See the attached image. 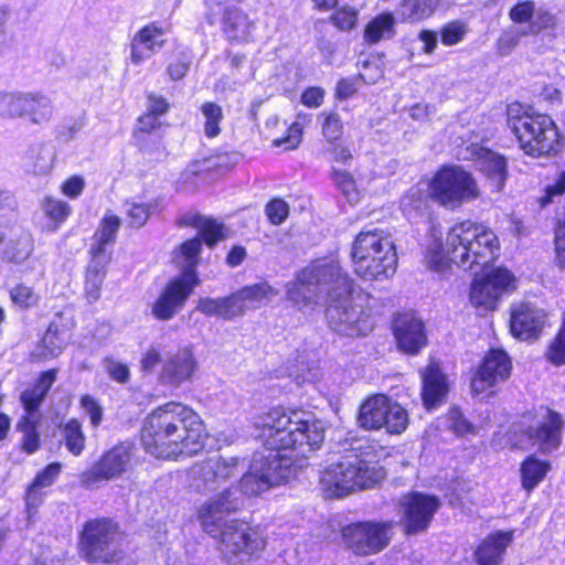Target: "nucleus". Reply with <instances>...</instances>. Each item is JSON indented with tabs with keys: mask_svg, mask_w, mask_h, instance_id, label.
Segmentation results:
<instances>
[{
	"mask_svg": "<svg viewBox=\"0 0 565 565\" xmlns=\"http://www.w3.org/2000/svg\"><path fill=\"white\" fill-rule=\"evenodd\" d=\"M324 425L302 409L275 408L262 418L260 438L269 450L254 455L249 470L238 486H230L244 495L254 497L274 486L289 481L308 466V455L324 440Z\"/></svg>",
	"mask_w": 565,
	"mask_h": 565,
	"instance_id": "nucleus-1",
	"label": "nucleus"
},
{
	"mask_svg": "<svg viewBox=\"0 0 565 565\" xmlns=\"http://www.w3.org/2000/svg\"><path fill=\"white\" fill-rule=\"evenodd\" d=\"M243 508V499L234 488H225L209 498L198 510L203 531L218 540L222 557L232 565H245L259 557L266 546L264 536L237 520L226 516Z\"/></svg>",
	"mask_w": 565,
	"mask_h": 565,
	"instance_id": "nucleus-2",
	"label": "nucleus"
},
{
	"mask_svg": "<svg viewBox=\"0 0 565 565\" xmlns=\"http://www.w3.org/2000/svg\"><path fill=\"white\" fill-rule=\"evenodd\" d=\"M141 441L157 458L191 457L204 447L203 423L192 408L169 402L146 417Z\"/></svg>",
	"mask_w": 565,
	"mask_h": 565,
	"instance_id": "nucleus-3",
	"label": "nucleus"
},
{
	"mask_svg": "<svg viewBox=\"0 0 565 565\" xmlns=\"http://www.w3.org/2000/svg\"><path fill=\"white\" fill-rule=\"evenodd\" d=\"M497 235L482 225L461 222L447 233L445 243L436 239L428 246L425 262L430 270L444 273L456 264L478 276L498 257Z\"/></svg>",
	"mask_w": 565,
	"mask_h": 565,
	"instance_id": "nucleus-4",
	"label": "nucleus"
},
{
	"mask_svg": "<svg viewBox=\"0 0 565 565\" xmlns=\"http://www.w3.org/2000/svg\"><path fill=\"white\" fill-rule=\"evenodd\" d=\"M353 280L335 259H317L302 268L288 285V298L299 308L328 305L350 296Z\"/></svg>",
	"mask_w": 565,
	"mask_h": 565,
	"instance_id": "nucleus-5",
	"label": "nucleus"
},
{
	"mask_svg": "<svg viewBox=\"0 0 565 565\" xmlns=\"http://www.w3.org/2000/svg\"><path fill=\"white\" fill-rule=\"evenodd\" d=\"M354 273L364 280L392 277L397 267V254L388 233L380 228L361 231L351 247Z\"/></svg>",
	"mask_w": 565,
	"mask_h": 565,
	"instance_id": "nucleus-6",
	"label": "nucleus"
},
{
	"mask_svg": "<svg viewBox=\"0 0 565 565\" xmlns=\"http://www.w3.org/2000/svg\"><path fill=\"white\" fill-rule=\"evenodd\" d=\"M386 471L377 462L358 455H347L329 465L321 473L320 484L326 494L343 497L355 490L369 489L385 479Z\"/></svg>",
	"mask_w": 565,
	"mask_h": 565,
	"instance_id": "nucleus-7",
	"label": "nucleus"
},
{
	"mask_svg": "<svg viewBox=\"0 0 565 565\" xmlns=\"http://www.w3.org/2000/svg\"><path fill=\"white\" fill-rule=\"evenodd\" d=\"M122 533L111 520H93L85 524L79 543L81 556L90 563H113L122 558Z\"/></svg>",
	"mask_w": 565,
	"mask_h": 565,
	"instance_id": "nucleus-8",
	"label": "nucleus"
},
{
	"mask_svg": "<svg viewBox=\"0 0 565 565\" xmlns=\"http://www.w3.org/2000/svg\"><path fill=\"white\" fill-rule=\"evenodd\" d=\"M521 149L529 156L541 157L554 151L559 135L555 122L545 114L523 115L509 120Z\"/></svg>",
	"mask_w": 565,
	"mask_h": 565,
	"instance_id": "nucleus-9",
	"label": "nucleus"
},
{
	"mask_svg": "<svg viewBox=\"0 0 565 565\" xmlns=\"http://www.w3.org/2000/svg\"><path fill=\"white\" fill-rule=\"evenodd\" d=\"M429 189L430 198L434 201L450 209L480 195L477 181L472 174L459 166L440 168L431 179Z\"/></svg>",
	"mask_w": 565,
	"mask_h": 565,
	"instance_id": "nucleus-10",
	"label": "nucleus"
},
{
	"mask_svg": "<svg viewBox=\"0 0 565 565\" xmlns=\"http://www.w3.org/2000/svg\"><path fill=\"white\" fill-rule=\"evenodd\" d=\"M326 315L329 327L342 335L362 337L373 330L374 322L370 309L364 306V298L353 297L352 292L328 303Z\"/></svg>",
	"mask_w": 565,
	"mask_h": 565,
	"instance_id": "nucleus-11",
	"label": "nucleus"
},
{
	"mask_svg": "<svg viewBox=\"0 0 565 565\" xmlns=\"http://www.w3.org/2000/svg\"><path fill=\"white\" fill-rule=\"evenodd\" d=\"M393 529V521L358 522L345 526L342 536L354 554L367 556L383 551L390 544Z\"/></svg>",
	"mask_w": 565,
	"mask_h": 565,
	"instance_id": "nucleus-12",
	"label": "nucleus"
},
{
	"mask_svg": "<svg viewBox=\"0 0 565 565\" xmlns=\"http://www.w3.org/2000/svg\"><path fill=\"white\" fill-rule=\"evenodd\" d=\"M244 468L239 457L212 456L195 463L191 469V486L198 492L217 490L231 478L237 476Z\"/></svg>",
	"mask_w": 565,
	"mask_h": 565,
	"instance_id": "nucleus-13",
	"label": "nucleus"
},
{
	"mask_svg": "<svg viewBox=\"0 0 565 565\" xmlns=\"http://www.w3.org/2000/svg\"><path fill=\"white\" fill-rule=\"evenodd\" d=\"M199 284L200 279L196 271L191 268L182 271L166 285L152 305V315L163 321L172 319L184 307L193 289Z\"/></svg>",
	"mask_w": 565,
	"mask_h": 565,
	"instance_id": "nucleus-14",
	"label": "nucleus"
},
{
	"mask_svg": "<svg viewBox=\"0 0 565 565\" xmlns=\"http://www.w3.org/2000/svg\"><path fill=\"white\" fill-rule=\"evenodd\" d=\"M134 444L121 443L106 451L92 468L82 475V482L90 487L99 481L117 479L132 467Z\"/></svg>",
	"mask_w": 565,
	"mask_h": 565,
	"instance_id": "nucleus-15",
	"label": "nucleus"
},
{
	"mask_svg": "<svg viewBox=\"0 0 565 565\" xmlns=\"http://www.w3.org/2000/svg\"><path fill=\"white\" fill-rule=\"evenodd\" d=\"M440 507L436 495L411 492L399 500L401 524L406 534H417L428 529Z\"/></svg>",
	"mask_w": 565,
	"mask_h": 565,
	"instance_id": "nucleus-16",
	"label": "nucleus"
},
{
	"mask_svg": "<svg viewBox=\"0 0 565 565\" xmlns=\"http://www.w3.org/2000/svg\"><path fill=\"white\" fill-rule=\"evenodd\" d=\"M513 282L512 274L504 268H495L483 278L471 284L470 301L476 308L493 310L501 296Z\"/></svg>",
	"mask_w": 565,
	"mask_h": 565,
	"instance_id": "nucleus-17",
	"label": "nucleus"
},
{
	"mask_svg": "<svg viewBox=\"0 0 565 565\" xmlns=\"http://www.w3.org/2000/svg\"><path fill=\"white\" fill-rule=\"evenodd\" d=\"M198 369L199 363L193 350L184 347L166 355L158 381L164 386L178 388L191 382Z\"/></svg>",
	"mask_w": 565,
	"mask_h": 565,
	"instance_id": "nucleus-18",
	"label": "nucleus"
},
{
	"mask_svg": "<svg viewBox=\"0 0 565 565\" xmlns=\"http://www.w3.org/2000/svg\"><path fill=\"white\" fill-rule=\"evenodd\" d=\"M511 371V361L502 350H491L482 360L471 379V391L475 395L504 382Z\"/></svg>",
	"mask_w": 565,
	"mask_h": 565,
	"instance_id": "nucleus-19",
	"label": "nucleus"
},
{
	"mask_svg": "<svg viewBox=\"0 0 565 565\" xmlns=\"http://www.w3.org/2000/svg\"><path fill=\"white\" fill-rule=\"evenodd\" d=\"M167 30L158 21H152L140 28L129 43V58L131 64L138 66L150 58L166 44L163 35Z\"/></svg>",
	"mask_w": 565,
	"mask_h": 565,
	"instance_id": "nucleus-20",
	"label": "nucleus"
},
{
	"mask_svg": "<svg viewBox=\"0 0 565 565\" xmlns=\"http://www.w3.org/2000/svg\"><path fill=\"white\" fill-rule=\"evenodd\" d=\"M563 426L562 416L547 409L533 426L526 429V436L540 451L544 454L552 452L561 445Z\"/></svg>",
	"mask_w": 565,
	"mask_h": 565,
	"instance_id": "nucleus-21",
	"label": "nucleus"
},
{
	"mask_svg": "<svg viewBox=\"0 0 565 565\" xmlns=\"http://www.w3.org/2000/svg\"><path fill=\"white\" fill-rule=\"evenodd\" d=\"M394 335L398 348L409 354L417 353L427 342L423 321L409 313L395 318Z\"/></svg>",
	"mask_w": 565,
	"mask_h": 565,
	"instance_id": "nucleus-22",
	"label": "nucleus"
},
{
	"mask_svg": "<svg viewBox=\"0 0 565 565\" xmlns=\"http://www.w3.org/2000/svg\"><path fill=\"white\" fill-rule=\"evenodd\" d=\"M477 166L486 177L491 192L499 193L503 190L508 179V162L504 156L490 149L481 148L476 159Z\"/></svg>",
	"mask_w": 565,
	"mask_h": 565,
	"instance_id": "nucleus-23",
	"label": "nucleus"
},
{
	"mask_svg": "<svg viewBox=\"0 0 565 565\" xmlns=\"http://www.w3.org/2000/svg\"><path fill=\"white\" fill-rule=\"evenodd\" d=\"M4 243L3 257L11 263L21 264L29 258L33 250L31 233L21 225L10 226L0 236V244Z\"/></svg>",
	"mask_w": 565,
	"mask_h": 565,
	"instance_id": "nucleus-24",
	"label": "nucleus"
},
{
	"mask_svg": "<svg viewBox=\"0 0 565 565\" xmlns=\"http://www.w3.org/2000/svg\"><path fill=\"white\" fill-rule=\"evenodd\" d=\"M423 388L422 397L424 405L435 408L443 403L449 391V383L437 363H430L422 373Z\"/></svg>",
	"mask_w": 565,
	"mask_h": 565,
	"instance_id": "nucleus-25",
	"label": "nucleus"
},
{
	"mask_svg": "<svg viewBox=\"0 0 565 565\" xmlns=\"http://www.w3.org/2000/svg\"><path fill=\"white\" fill-rule=\"evenodd\" d=\"M544 324V313L541 310L521 305L511 315V332L521 340L536 338Z\"/></svg>",
	"mask_w": 565,
	"mask_h": 565,
	"instance_id": "nucleus-26",
	"label": "nucleus"
},
{
	"mask_svg": "<svg viewBox=\"0 0 565 565\" xmlns=\"http://www.w3.org/2000/svg\"><path fill=\"white\" fill-rule=\"evenodd\" d=\"M53 113L50 97L42 94H19V118H28L32 124L44 125L52 119Z\"/></svg>",
	"mask_w": 565,
	"mask_h": 565,
	"instance_id": "nucleus-27",
	"label": "nucleus"
},
{
	"mask_svg": "<svg viewBox=\"0 0 565 565\" xmlns=\"http://www.w3.org/2000/svg\"><path fill=\"white\" fill-rule=\"evenodd\" d=\"M512 540V531H498L490 534L475 552L477 563L479 565H499Z\"/></svg>",
	"mask_w": 565,
	"mask_h": 565,
	"instance_id": "nucleus-28",
	"label": "nucleus"
},
{
	"mask_svg": "<svg viewBox=\"0 0 565 565\" xmlns=\"http://www.w3.org/2000/svg\"><path fill=\"white\" fill-rule=\"evenodd\" d=\"M55 379L56 370L52 369L45 371L40 375L32 387L21 393L20 401L25 412L24 416H32L34 419H40V415L38 413L39 407L55 382Z\"/></svg>",
	"mask_w": 565,
	"mask_h": 565,
	"instance_id": "nucleus-29",
	"label": "nucleus"
},
{
	"mask_svg": "<svg viewBox=\"0 0 565 565\" xmlns=\"http://www.w3.org/2000/svg\"><path fill=\"white\" fill-rule=\"evenodd\" d=\"M233 294L242 317L248 309H256L271 300L278 295V291L267 282H258L242 287Z\"/></svg>",
	"mask_w": 565,
	"mask_h": 565,
	"instance_id": "nucleus-30",
	"label": "nucleus"
},
{
	"mask_svg": "<svg viewBox=\"0 0 565 565\" xmlns=\"http://www.w3.org/2000/svg\"><path fill=\"white\" fill-rule=\"evenodd\" d=\"M195 309L207 317H216L227 321L241 317L234 294L225 297H201L196 301Z\"/></svg>",
	"mask_w": 565,
	"mask_h": 565,
	"instance_id": "nucleus-31",
	"label": "nucleus"
},
{
	"mask_svg": "<svg viewBox=\"0 0 565 565\" xmlns=\"http://www.w3.org/2000/svg\"><path fill=\"white\" fill-rule=\"evenodd\" d=\"M255 24L248 15L237 8L226 10L223 21V30L230 41L244 42L252 38Z\"/></svg>",
	"mask_w": 565,
	"mask_h": 565,
	"instance_id": "nucleus-32",
	"label": "nucleus"
},
{
	"mask_svg": "<svg viewBox=\"0 0 565 565\" xmlns=\"http://www.w3.org/2000/svg\"><path fill=\"white\" fill-rule=\"evenodd\" d=\"M120 218L114 214H106L93 236V243L90 246V255L98 256H110V252L107 250V246L115 244L117 232L120 227Z\"/></svg>",
	"mask_w": 565,
	"mask_h": 565,
	"instance_id": "nucleus-33",
	"label": "nucleus"
},
{
	"mask_svg": "<svg viewBox=\"0 0 565 565\" xmlns=\"http://www.w3.org/2000/svg\"><path fill=\"white\" fill-rule=\"evenodd\" d=\"M384 403H386V395L384 394L367 397L360 406L358 416L360 427L367 430L383 428Z\"/></svg>",
	"mask_w": 565,
	"mask_h": 565,
	"instance_id": "nucleus-34",
	"label": "nucleus"
},
{
	"mask_svg": "<svg viewBox=\"0 0 565 565\" xmlns=\"http://www.w3.org/2000/svg\"><path fill=\"white\" fill-rule=\"evenodd\" d=\"M396 19L391 12H382L374 17L364 28V42L373 45L383 40L394 38Z\"/></svg>",
	"mask_w": 565,
	"mask_h": 565,
	"instance_id": "nucleus-35",
	"label": "nucleus"
},
{
	"mask_svg": "<svg viewBox=\"0 0 565 565\" xmlns=\"http://www.w3.org/2000/svg\"><path fill=\"white\" fill-rule=\"evenodd\" d=\"M182 224L195 227L204 243L212 247L217 242L225 238L224 226L214 218H210L200 214L184 216Z\"/></svg>",
	"mask_w": 565,
	"mask_h": 565,
	"instance_id": "nucleus-36",
	"label": "nucleus"
},
{
	"mask_svg": "<svg viewBox=\"0 0 565 565\" xmlns=\"http://www.w3.org/2000/svg\"><path fill=\"white\" fill-rule=\"evenodd\" d=\"M551 469V465L546 460L537 459L535 456H527L520 468L521 482L523 489L527 492L535 489L540 482L546 477Z\"/></svg>",
	"mask_w": 565,
	"mask_h": 565,
	"instance_id": "nucleus-37",
	"label": "nucleus"
},
{
	"mask_svg": "<svg viewBox=\"0 0 565 565\" xmlns=\"http://www.w3.org/2000/svg\"><path fill=\"white\" fill-rule=\"evenodd\" d=\"M383 413V428L388 434L399 435L407 428L409 419L406 409L388 396H386Z\"/></svg>",
	"mask_w": 565,
	"mask_h": 565,
	"instance_id": "nucleus-38",
	"label": "nucleus"
},
{
	"mask_svg": "<svg viewBox=\"0 0 565 565\" xmlns=\"http://www.w3.org/2000/svg\"><path fill=\"white\" fill-rule=\"evenodd\" d=\"M383 413V428L388 434L399 435L407 428L409 419L406 409L388 396H386Z\"/></svg>",
	"mask_w": 565,
	"mask_h": 565,
	"instance_id": "nucleus-39",
	"label": "nucleus"
},
{
	"mask_svg": "<svg viewBox=\"0 0 565 565\" xmlns=\"http://www.w3.org/2000/svg\"><path fill=\"white\" fill-rule=\"evenodd\" d=\"M439 0H403L399 14L405 22L416 23L430 17Z\"/></svg>",
	"mask_w": 565,
	"mask_h": 565,
	"instance_id": "nucleus-40",
	"label": "nucleus"
},
{
	"mask_svg": "<svg viewBox=\"0 0 565 565\" xmlns=\"http://www.w3.org/2000/svg\"><path fill=\"white\" fill-rule=\"evenodd\" d=\"M40 206L43 214L50 220L49 231L51 232L57 231L72 211L68 203L53 196L43 198Z\"/></svg>",
	"mask_w": 565,
	"mask_h": 565,
	"instance_id": "nucleus-41",
	"label": "nucleus"
},
{
	"mask_svg": "<svg viewBox=\"0 0 565 565\" xmlns=\"http://www.w3.org/2000/svg\"><path fill=\"white\" fill-rule=\"evenodd\" d=\"M26 167L34 174H47L53 168L52 150L44 145L32 146L26 153Z\"/></svg>",
	"mask_w": 565,
	"mask_h": 565,
	"instance_id": "nucleus-42",
	"label": "nucleus"
},
{
	"mask_svg": "<svg viewBox=\"0 0 565 565\" xmlns=\"http://www.w3.org/2000/svg\"><path fill=\"white\" fill-rule=\"evenodd\" d=\"M62 437L65 447L74 456H79L85 449V435L82 429V424L76 419L72 418L62 426Z\"/></svg>",
	"mask_w": 565,
	"mask_h": 565,
	"instance_id": "nucleus-43",
	"label": "nucleus"
},
{
	"mask_svg": "<svg viewBox=\"0 0 565 565\" xmlns=\"http://www.w3.org/2000/svg\"><path fill=\"white\" fill-rule=\"evenodd\" d=\"M201 252V239L192 238L180 245L173 254V262L182 267V271L192 269L195 271L198 257Z\"/></svg>",
	"mask_w": 565,
	"mask_h": 565,
	"instance_id": "nucleus-44",
	"label": "nucleus"
},
{
	"mask_svg": "<svg viewBox=\"0 0 565 565\" xmlns=\"http://www.w3.org/2000/svg\"><path fill=\"white\" fill-rule=\"evenodd\" d=\"M40 419L32 416H23L17 424L18 430L23 434L21 448L28 454L35 452L40 447V436L36 431Z\"/></svg>",
	"mask_w": 565,
	"mask_h": 565,
	"instance_id": "nucleus-45",
	"label": "nucleus"
},
{
	"mask_svg": "<svg viewBox=\"0 0 565 565\" xmlns=\"http://www.w3.org/2000/svg\"><path fill=\"white\" fill-rule=\"evenodd\" d=\"M62 349V340L58 338L57 333L47 330L44 333L41 343L33 351L32 356L36 361L52 359L61 354Z\"/></svg>",
	"mask_w": 565,
	"mask_h": 565,
	"instance_id": "nucleus-46",
	"label": "nucleus"
},
{
	"mask_svg": "<svg viewBox=\"0 0 565 565\" xmlns=\"http://www.w3.org/2000/svg\"><path fill=\"white\" fill-rule=\"evenodd\" d=\"M201 113L204 118V134L209 138H214L220 135V124L223 120V110L221 106L215 103L206 102L201 106Z\"/></svg>",
	"mask_w": 565,
	"mask_h": 565,
	"instance_id": "nucleus-47",
	"label": "nucleus"
},
{
	"mask_svg": "<svg viewBox=\"0 0 565 565\" xmlns=\"http://www.w3.org/2000/svg\"><path fill=\"white\" fill-rule=\"evenodd\" d=\"M539 32L534 25H529L526 30L512 29L504 32L498 40L497 50L498 54L505 56L510 54L519 44L521 36L527 34H535Z\"/></svg>",
	"mask_w": 565,
	"mask_h": 565,
	"instance_id": "nucleus-48",
	"label": "nucleus"
},
{
	"mask_svg": "<svg viewBox=\"0 0 565 565\" xmlns=\"http://www.w3.org/2000/svg\"><path fill=\"white\" fill-rule=\"evenodd\" d=\"M11 300L21 308H31L38 305L40 296L29 286L17 285L10 291Z\"/></svg>",
	"mask_w": 565,
	"mask_h": 565,
	"instance_id": "nucleus-49",
	"label": "nucleus"
},
{
	"mask_svg": "<svg viewBox=\"0 0 565 565\" xmlns=\"http://www.w3.org/2000/svg\"><path fill=\"white\" fill-rule=\"evenodd\" d=\"M331 20L339 30L350 31L358 23L359 11L353 7L344 6L333 13Z\"/></svg>",
	"mask_w": 565,
	"mask_h": 565,
	"instance_id": "nucleus-50",
	"label": "nucleus"
},
{
	"mask_svg": "<svg viewBox=\"0 0 565 565\" xmlns=\"http://www.w3.org/2000/svg\"><path fill=\"white\" fill-rule=\"evenodd\" d=\"M79 405L84 414L88 416L92 427L97 428L104 417V411L98 401L92 395L85 394L81 397Z\"/></svg>",
	"mask_w": 565,
	"mask_h": 565,
	"instance_id": "nucleus-51",
	"label": "nucleus"
},
{
	"mask_svg": "<svg viewBox=\"0 0 565 565\" xmlns=\"http://www.w3.org/2000/svg\"><path fill=\"white\" fill-rule=\"evenodd\" d=\"M92 259L87 267L86 280L90 284L102 286L105 278V267L110 260V256L90 255Z\"/></svg>",
	"mask_w": 565,
	"mask_h": 565,
	"instance_id": "nucleus-52",
	"label": "nucleus"
},
{
	"mask_svg": "<svg viewBox=\"0 0 565 565\" xmlns=\"http://www.w3.org/2000/svg\"><path fill=\"white\" fill-rule=\"evenodd\" d=\"M466 33L467 28L463 23L450 22L440 30L441 42L447 46L455 45L463 40Z\"/></svg>",
	"mask_w": 565,
	"mask_h": 565,
	"instance_id": "nucleus-53",
	"label": "nucleus"
},
{
	"mask_svg": "<svg viewBox=\"0 0 565 565\" xmlns=\"http://www.w3.org/2000/svg\"><path fill=\"white\" fill-rule=\"evenodd\" d=\"M150 215V205L143 203H131L127 209L129 225L135 228L143 226Z\"/></svg>",
	"mask_w": 565,
	"mask_h": 565,
	"instance_id": "nucleus-54",
	"label": "nucleus"
},
{
	"mask_svg": "<svg viewBox=\"0 0 565 565\" xmlns=\"http://www.w3.org/2000/svg\"><path fill=\"white\" fill-rule=\"evenodd\" d=\"M110 379L118 383H127L130 377V371L127 364L111 358H106L103 361Z\"/></svg>",
	"mask_w": 565,
	"mask_h": 565,
	"instance_id": "nucleus-55",
	"label": "nucleus"
},
{
	"mask_svg": "<svg viewBox=\"0 0 565 565\" xmlns=\"http://www.w3.org/2000/svg\"><path fill=\"white\" fill-rule=\"evenodd\" d=\"M555 262L561 269H565V213L555 227Z\"/></svg>",
	"mask_w": 565,
	"mask_h": 565,
	"instance_id": "nucleus-56",
	"label": "nucleus"
},
{
	"mask_svg": "<svg viewBox=\"0 0 565 565\" xmlns=\"http://www.w3.org/2000/svg\"><path fill=\"white\" fill-rule=\"evenodd\" d=\"M266 214L271 224L280 225L289 214V206L284 200L275 199L267 204Z\"/></svg>",
	"mask_w": 565,
	"mask_h": 565,
	"instance_id": "nucleus-57",
	"label": "nucleus"
},
{
	"mask_svg": "<svg viewBox=\"0 0 565 565\" xmlns=\"http://www.w3.org/2000/svg\"><path fill=\"white\" fill-rule=\"evenodd\" d=\"M322 134L328 141H335L342 135V120L335 113H330L322 122Z\"/></svg>",
	"mask_w": 565,
	"mask_h": 565,
	"instance_id": "nucleus-58",
	"label": "nucleus"
},
{
	"mask_svg": "<svg viewBox=\"0 0 565 565\" xmlns=\"http://www.w3.org/2000/svg\"><path fill=\"white\" fill-rule=\"evenodd\" d=\"M333 180L350 202L358 200L354 180L347 171H335Z\"/></svg>",
	"mask_w": 565,
	"mask_h": 565,
	"instance_id": "nucleus-59",
	"label": "nucleus"
},
{
	"mask_svg": "<svg viewBox=\"0 0 565 565\" xmlns=\"http://www.w3.org/2000/svg\"><path fill=\"white\" fill-rule=\"evenodd\" d=\"M449 427L457 435H465L473 430L470 422L463 416L461 411L454 407L448 413Z\"/></svg>",
	"mask_w": 565,
	"mask_h": 565,
	"instance_id": "nucleus-60",
	"label": "nucleus"
},
{
	"mask_svg": "<svg viewBox=\"0 0 565 565\" xmlns=\"http://www.w3.org/2000/svg\"><path fill=\"white\" fill-rule=\"evenodd\" d=\"M61 472V465L58 462L50 463L43 470L39 471L33 482L34 487L40 489L50 487Z\"/></svg>",
	"mask_w": 565,
	"mask_h": 565,
	"instance_id": "nucleus-61",
	"label": "nucleus"
},
{
	"mask_svg": "<svg viewBox=\"0 0 565 565\" xmlns=\"http://www.w3.org/2000/svg\"><path fill=\"white\" fill-rule=\"evenodd\" d=\"M43 495L44 493L42 489L34 487L33 484H30L28 487L25 493V507L29 522H32V519L34 518L38 508L43 501Z\"/></svg>",
	"mask_w": 565,
	"mask_h": 565,
	"instance_id": "nucleus-62",
	"label": "nucleus"
},
{
	"mask_svg": "<svg viewBox=\"0 0 565 565\" xmlns=\"http://www.w3.org/2000/svg\"><path fill=\"white\" fill-rule=\"evenodd\" d=\"M160 351L151 347L149 348L140 360V369L145 374H153L159 364L163 363Z\"/></svg>",
	"mask_w": 565,
	"mask_h": 565,
	"instance_id": "nucleus-63",
	"label": "nucleus"
},
{
	"mask_svg": "<svg viewBox=\"0 0 565 565\" xmlns=\"http://www.w3.org/2000/svg\"><path fill=\"white\" fill-rule=\"evenodd\" d=\"M534 3L532 1H524L521 3L515 4L510 10V18L513 22L523 24L531 21L533 13H534Z\"/></svg>",
	"mask_w": 565,
	"mask_h": 565,
	"instance_id": "nucleus-64",
	"label": "nucleus"
}]
</instances>
